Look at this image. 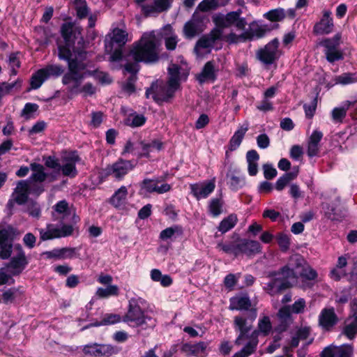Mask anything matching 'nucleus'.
I'll return each instance as SVG.
<instances>
[{"label": "nucleus", "mask_w": 357, "mask_h": 357, "mask_svg": "<svg viewBox=\"0 0 357 357\" xmlns=\"http://www.w3.org/2000/svg\"><path fill=\"white\" fill-rule=\"evenodd\" d=\"M176 233L180 235L183 234V229L181 226L174 225L173 227L166 228L160 232V238L163 241L167 240L172 238Z\"/></svg>", "instance_id": "58"}, {"label": "nucleus", "mask_w": 357, "mask_h": 357, "mask_svg": "<svg viewBox=\"0 0 357 357\" xmlns=\"http://www.w3.org/2000/svg\"><path fill=\"white\" fill-rule=\"evenodd\" d=\"M135 167L132 160L119 158L115 162L108 165L105 172L107 176H111L117 181H121Z\"/></svg>", "instance_id": "12"}, {"label": "nucleus", "mask_w": 357, "mask_h": 357, "mask_svg": "<svg viewBox=\"0 0 357 357\" xmlns=\"http://www.w3.org/2000/svg\"><path fill=\"white\" fill-rule=\"evenodd\" d=\"M256 317L255 310L250 317L243 314L234 317V326L235 330L239 333L234 344L238 347H243L239 351L235 353L232 357H248L255 352L259 340H257V333L252 331V329Z\"/></svg>", "instance_id": "3"}, {"label": "nucleus", "mask_w": 357, "mask_h": 357, "mask_svg": "<svg viewBox=\"0 0 357 357\" xmlns=\"http://www.w3.org/2000/svg\"><path fill=\"white\" fill-rule=\"evenodd\" d=\"M47 79L50 77H59L63 73V68L60 65H47L41 68Z\"/></svg>", "instance_id": "52"}, {"label": "nucleus", "mask_w": 357, "mask_h": 357, "mask_svg": "<svg viewBox=\"0 0 357 357\" xmlns=\"http://www.w3.org/2000/svg\"><path fill=\"white\" fill-rule=\"evenodd\" d=\"M26 181L27 187L29 188L30 194L35 195L36 196L40 195L44 192L45 188L43 183L32 181L30 180H24Z\"/></svg>", "instance_id": "62"}, {"label": "nucleus", "mask_w": 357, "mask_h": 357, "mask_svg": "<svg viewBox=\"0 0 357 357\" xmlns=\"http://www.w3.org/2000/svg\"><path fill=\"white\" fill-rule=\"evenodd\" d=\"M177 89L169 86L162 81H157L153 83L151 86L146 91L147 98L151 97L155 102H162L169 101L174 95Z\"/></svg>", "instance_id": "8"}, {"label": "nucleus", "mask_w": 357, "mask_h": 357, "mask_svg": "<svg viewBox=\"0 0 357 357\" xmlns=\"http://www.w3.org/2000/svg\"><path fill=\"white\" fill-rule=\"evenodd\" d=\"M298 276L305 280H316L318 277L317 271L307 264L299 271Z\"/></svg>", "instance_id": "57"}, {"label": "nucleus", "mask_w": 357, "mask_h": 357, "mask_svg": "<svg viewBox=\"0 0 357 357\" xmlns=\"http://www.w3.org/2000/svg\"><path fill=\"white\" fill-rule=\"evenodd\" d=\"M238 222L237 215L234 213L225 218L219 224L218 229L222 234H225L235 227Z\"/></svg>", "instance_id": "40"}, {"label": "nucleus", "mask_w": 357, "mask_h": 357, "mask_svg": "<svg viewBox=\"0 0 357 357\" xmlns=\"http://www.w3.org/2000/svg\"><path fill=\"white\" fill-rule=\"evenodd\" d=\"M280 42L275 38L268 43L264 47L259 49L256 52L257 59L265 65L274 63L280 56L281 51L279 50Z\"/></svg>", "instance_id": "9"}, {"label": "nucleus", "mask_w": 357, "mask_h": 357, "mask_svg": "<svg viewBox=\"0 0 357 357\" xmlns=\"http://www.w3.org/2000/svg\"><path fill=\"white\" fill-rule=\"evenodd\" d=\"M128 34L126 31L115 28L112 31V36L111 37L112 42L117 44L119 47L123 46L128 40Z\"/></svg>", "instance_id": "47"}, {"label": "nucleus", "mask_w": 357, "mask_h": 357, "mask_svg": "<svg viewBox=\"0 0 357 357\" xmlns=\"http://www.w3.org/2000/svg\"><path fill=\"white\" fill-rule=\"evenodd\" d=\"M244 31L241 34H236L233 31H231L228 34L223 35L222 40L225 41L229 45L238 44L239 43L246 42Z\"/></svg>", "instance_id": "53"}, {"label": "nucleus", "mask_w": 357, "mask_h": 357, "mask_svg": "<svg viewBox=\"0 0 357 357\" xmlns=\"http://www.w3.org/2000/svg\"><path fill=\"white\" fill-rule=\"evenodd\" d=\"M322 137L323 133L321 131L315 130L312 132L307 142V154L309 157L318 155L320 151L319 142Z\"/></svg>", "instance_id": "26"}, {"label": "nucleus", "mask_w": 357, "mask_h": 357, "mask_svg": "<svg viewBox=\"0 0 357 357\" xmlns=\"http://www.w3.org/2000/svg\"><path fill=\"white\" fill-rule=\"evenodd\" d=\"M38 109V105L36 103H26L21 112V116L29 120L33 118V114Z\"/></svg>", "instance_id": "60"}, {"label": "nucleus", "mask_w": 357, "mask_h": 357, "mask_svg": "<svg viewBox=\"0 0 357 357\" xmlns=\"http://www.w3.org/2000/svg\"><path fill=\"white\" fill-rule=\"evenodd\" d=\"M172 1L173 0H153L152 3L143 4L142 8L146 15L162 13L171 7Z\"/></svg>", "instance_id": "24"}, {"label": "nucleus", "mask_w": 357, "mask_h": 357, "mask_svg": "<svg viewBox=\"0 0 357 357\" xmlns=\"http://www.w3.org/2000/svg\"><path fill=\"white\" fill-rule=\"evenodd\" d=\"M342 333L350 340L357 335V312L346 320Z\"/></svg>", "instance_id": "34"}, {"label": "nucleus", "mask_w": 357, "mask_h": 357, "mask_svg": "<svg viewBox=\"0 0 357 357\" xmlns=\"http://www.w3.org/2000/svg\"><path fill=\"white\" fill-rule=\"evenodd\" d=\"M84 73H86L87 76H93L96 79L98 80L102 84H109L112 82L111 78L106 73L99 71L98 70L87 71L84 70Z\"/></svg>", "instance_id": "56"}, {"label": "nucleus", "mask_w": 357, "mask_h": 357, "mask_svg": "<svg viewBox=\"0 0 357 357\" xmlns=\"http://www.w3.org/2000/svg\"><path fill=\"white\" fill-rule=\"evenodd\" d=\"M141 148V151L137 155V158H149L151 157V152L153 151H160L164 147V144L159 139H153L151 142L140 141L139 142Z\"/></svg>", "instance_id": "21"}, {"label": "nucleus", "mask_w": 357, "mask_h": 357, "mask_svg": "<svg viewBox=\"0 0 357 357\" xmlns=\"http://www.w3.org/2000/svg\"><path fill=\"white\" fill-rule=\"evenodd\" d=\"M208 346V342L202 341L196 344L185 343L182 344L181 351L187 356L205 357L207 355L206 349Z\"/></svg>", "instance_id": "17"}, {"label": "nucleus", "mask_w": 357, "mask_h": 357, "mask_svg": "<svg viewBox=\"0 0 357 357\" xmlns=\"http://www.w3.org/2000/svg\"><path fill=\"white\" fill-rule=\"evenodd\" d=\"M188 75V72H181V68L175 63H172L168 67V84L171 87L176 89L179 87L181 79H185Z\"/></svg>", "instance_id": "20"}, {"label": "nucleus", "mask_w": 357, "mask_h": 357, "mask_svg": "<svg viewBox=\"0 0 357 357\" xmlns=\"http://www.w3.org/2000/svg\"><path fill=\"white\" fill-rule=\"evenodd\" d=\"M82 29L73 22L63 23L61 26V34L64 40L63 45H58L59 57L68 63V72L63 76L64 85L72 84L70 91L82 93L83 96H91L96 93V87L91 82L80 86L83 79L87 76L84 70L88 67L86 62L88 52L82 36Z\"/></svg>", "instance_id": "1"}, {"label": "nucleus", "mask_w": 357, "mask_h": 357, "mask_svg": "<svg viewBox=\"0 0 357 357\" xmlns=\"http://www.w3.org/2000/svg\"><path fill=\"white\" fill-rule=\"evenodd\" d=\"M248 130V125L245 127L241 126L234 134L229 142V150L235 151L241 144L243 139Z\"/></svg>", "instance_id": "36"}, {"label": "nucleus", "mask_w": 357, "mask_h": 357, "mask_svg": "<svg viewBox=\"0 0 357 357\" xmlns=\"http://www.w3.org/2000/svg\"><path fill=\"white\" fill-rule=\"evenodd\" d=\"M30 169L32 171V174L27 180L43 183L47 177V174L45 172L44 166L33 162L30 165Z\"/></svg>", "instance_id": "33"}, {"label": "nucleus", "mask_w": 357, "mask_h": 357, "mask_svg": "<svg viewBox=\"0 0 357 357\" xmlns=\"http://www.w3.org/2000/svg\"><path fill=\"white\" fill-rule=\"evenodd\" d=\"M146 301L140 298H132L128 302V311L123 316V321L133 327L144 325L155 326V321L146 314Z\"/></svg>", "instance_id": "5"}, {"label": "nucleus", "mask_w": 357, "mask_h": 357, "mask_svg": "<svg viewBox=\"0 0 357 357\" xmlns=\"http://www.w3.org/2000/svg\"><path fill=\"white\" fill-rule=\"evenodd\" d=\"M224 202L222 198H213L208 204V211L213 216L217 217L222 212Z\"/></svg>", "instance_id": "51"}, {"label": "nucleus", "mask_w": 357, "mask_h": 357, "mask_svg": "<svg viewBox=\"0 0 357 357\" xmlns=\"http://www.w3.org/2000/svg\"><path fill=\"white\" fill-rule=\"evenodd\" d=\"M229 185V188L234 191L241 189L245 185V179L240 174L239 172L234 171L230 175Z\"/></svg>", "instance_id": "46"}, {"label": "nucleus", "mask_w": 357, "mask_h": 357, "mask_svg": "<svg viewBox=\"0 0 357 357\" xmlns=\"http://www.w3.org/2000/svg\"><path fill=\"white\" fill-rule=\"evenodd\" d=\"M48 259H73L78 257L76 248H62L54 249L52 251H47L43 253Z\"/></svg>", "instance_id": "22"}, {"label": "nucleus", "mask_w": 357, "mask_h": 357, "mask_svg": "<svg viewBox=\"0 0 357 357\" xmlns=\"http://www.w3.org/2000/svg\"><path fill=\"white\" fill-rule=\"evenodd\" d=\"M217 70L215 68V62L213 61H209L205 63L202 70L197 75V80L200 83H204L206 82H213L217 77L216 75Z\"/></svg>", "instance_id": "23"}, {"label": "nucleus", "mask_w": 357, "mask_h": 357, "mask_svg": "<svg viewBox=\"0 0 357 357\" xmlns=\"http://www.w3.org/2000/svg\"><path fill=\"white\" fill-rule=\"evenodd\" d=\"M98 344H90L85 345L83 349V353L86 357H100Z\"/></svg>", "instance_id": "64"}, {"label": "nucleus", "mask_w": 357, "mask_h": 357, "mask_svg": "<svg viewBox=\"0 0 357 357\" xmlns=\"http://www.w3.org/2000/svg\"><path fill=\"white\" fill-rule=\"evenodd\" d=\"M45 80H47V78L42 69L38 70L31 77L30 89L36 90L39 89Z\"/></svg>", "instance_id": "50"}, {"label": "nucleus", "mask_w": 357, "mask_h": 357, "mask_svg": "<svg viewBox=\"0 0 357 357\" xmlns=\"http://www.w3.org/2000/svg\"><path fill=\"white\" fill-rule=\"evenodd\" d=\"M217 248L227 254H233L236 257L244 255L248 257L261 252V244L254 240L238 238L234 242L229 243H219Z\"/></svg>", "instance_id": "6"}, {"label": "nucleus", "mask_w": 357, "mask_h": 357, "mask_svg": "<svg viewBox=\"0 0 357 357\" xmlns=\"http://www.w3.org/2000/svg\"><path fill=\"white\" fill-rule=\"evenodd\" d=\"M128 194V188L122 185L114 192L110 197L109 202L116 208L123 209L126 204Z\"/></svg>", "instance_id": "28"}, {"label": "nucleus", "mask_w": 357, "mask_h": 357, "mask_svg": "<svg viewBox=\"0 0 357 357\" xmlns=\"http://www.w3.org/2000/svg\"><path fill=\"white\" fill-rule=\"evenodd\" d=\"M298 173V167L295 171L284 174L276 181L275 189L278 191L282 190L292 180L296 178Z\"/></svg>", "instance_id": "42"}, {"label": "nucleus", "mask_w": 357, "mask_h": 357, "mask_svg": "<svg viewBox=\"0 0 357 357\" xmlns=\"http://www.w3.org/2000/svg\"><path fill=\"white\" fill-rule=\"evenodd\" d=\"M252 303L248 294H240L229 299V308L231 310H249Z\"/></svg>", "instance_id": "25"}, {"label": "nucleus", "mask_w": 357, "mask_h": 357, "mask_svg": "<svg viewBox=\"0 0 357 357\" xmlns=\"http://www.w3.org/2000/svg\"><path fill=\"white\" fill-rule=\"evenodd\" d=\"M215 188V178L209 181H205L190 185L191 193L197 200L208 197V195L213 192Z\"/></svg>", "instance_id": "15"}, {"label": "nucleus", "mask_w": 357, "mask_h": 357, "mask_svg": "<svg viewBox=\"0 0 357 357\" xmlns=\"http://www.w3.org/2000/svg\"><path fill=\"white\" fill-rule=\"evenodd\" d=\"M259 155L256 150H250L246 153V160L248 165V170L250 176H255L258 172L257 162Z\"/></svg>", "instance_id": "35"}, {"label": "nucleus", "mask_w": 357, "mask_h": 357, "mask_svg": "<svg viewBox=\"0 0 357 357\" xmlns=\"http://www.w3.org/2000/svg\"><path fill=\"white\" fill-rule=\"evenodd\" d=\"M100 356L109 357L117 354L119 349L115 346L108 344H98Z\"/></svg>", "instance_id": "55"}, {"label": "nucleus", "mask_w": 357, "mask_h": 357, "mask_svg": "<svg viewBox=\"0 0 357 357\" xmlns=\"http://www.w3.org/2000/svg\"><path fill=\"white\" fill-rule=\"evenodd\" d=\"M337 317L333 307L324 308L319 316V324L326 331H330L337 322Z\"/></svg>", "instance_id": "19"}, {"label": "nucleus", "mask_w": 357, "mask_h": 357, "mask_svg": "<svg viewBox=\"0 0 357 357\" xmlns=\"http://www.w3.org/2000/svg\"><path fill=\"white\" fill-rule=\"evenodd\" d=\"M96 295L100 298L117 296L119 295V288L116 284H109L105 288L99 287L96 290Z\"/></svg>", "instance_id": "43"}, {"label": "nucleus", "mask_w": 357, "mask_h": 357, "mask_svg": "<svg viewBox=\"0 0 357 357\" xmlns=\"http://www.w3.org/2000/svg\"><path fill=\"white\" fill-rule=\"evenodd\" d=\"M29 194L26 181L22 180L17 182L12 197L17 204H23L28 200Z\"/></svg>", "instance_id": "29"}, {"label": "nucleus", "mask_w": 357, "mask_h": 357, "mask_svg": "<svg viewBox=\"0 0 357 357\" xmlns=\"http://www.w3.org/2000/svg\"><path fill=\"white\" fill-rule=\"evenodd\" d=\"M163 30L165 32L162 34V38L164 39L165 48L168 51L175 50L179 41L178 36L169 24L166 25Z\"/></svg>", "instance_id": "30"}, {"label": "nucleus", "mask_w": 357, "mask_h": 357, "mask_svg": "<svg viewBox=\"0 0 357 357\" xmlns=\"http://www.w3.org/2000/svg\"><path fill=\"white\" fill-rule=\"evenodd\" d=\"M273 276L274 278L264 287V290L271 296L280 294L282 291L289 288V284L287 282H282L280 278L274 275Z\"/></svg>", "instance_id": "31"}, {"label": "nucleus", "mask_w": 357, "mask_h": 357, "mask_svg": "<svg viewBox=\"0 0 357 357\" xmlns=\"http://www.w3.org/2000/svg\"><path fill=\"white\" fill-rule=\"evenodd\" d=\"M287 263L289 266L292 268V271L297 273L298 276L299 271H302L303 268H304V266L307 264V262L304 258L298 254L291 255L289 257Z\"/></svg>", "instance_id": "44"}, {"label": "nucleus", "mask_w": 357, "mask_h": 357, "mask_svg": "<svg viewBox=\"0 0 357 357\" xmlns=\"http://www.w3.org/2000/svg\"><path fill=\"white\" fill-rule=\"evenodd\" d=\"M322 17L313 27V33L316 35H327L333 32L334 22L332 13L329 10H324Z\"/></svg>", "instance_id": "16"}, {"label": "nucleus", "mask_w": 357, "mask_h": 357, "mask_svg": "<svg viewBox=\"0 0 357 357\" xmlns=\"http://www.w3.org/2000/svg\"><path fill=\"white\" fill-rule=\"evenodd\" d=\"M15 250L17 251V255L12 257L6 266L10 276L20 275L28 264V260L22 245H15Z\"/></svg>", "instance_id": "13"}, {"label": "nucleus", "mask_w": 357, "mask_h": 357, "mask_svg": "<svg viewBox=\"0 0 357 357\" xmlns=\"http://www.w3.org/2000/svg\"><path fill=\"white\" fill-rule=\"evenodd\" d=\"M146 121V119L143 114L132 113L126 118L125 123L128 126L135 128L143 126Z\"/></svg>", "instance_id": "49"}, {"label": "nucleus", "mask_w": 357, "mask_h": 357, "mask_svg": "<svg viewBox=\"0 0 357 357\" xmlns=\"http://www.w3.org/2000/svg\"><path fill=\"white\" fill-rule=\"evenodd\" d=\"M73 231L72 225H63L59 228L53 224H48L45 228L38 229L40 239L42 241L71 236Z\"/></svg>", "instance_id": "10"}, {"label": "nucleus", "mask_w": 357, "mask_h": 357, "mask_svg": "<svg viewBox=\"0 0 357 357\" xmlns=\"http://www.w3.org/2000/svg\"><path fill=\"white\" fill-rule=\"evenodd\" d=\"M19 233L11 225H0V243L11 242Z\"/></svg>", "instance_id": "37"}, {"label": "nucleus", "mask_w": 357, "mask_h": 357, "mask_svg": "<svg viewBox=\"0 0 357 357\" xmlns=\"http://www.w3.org/2000/svg\"><path fill=\"white\" fill-rule=\"evenodd\" d=\"M356 101H355L356 102ZM354 102H349V105H348V107H335L333 109L332 111V119L333 120V121H335V123H342L343 121V119L346 117V115H347V109L349 108V106H352L353 107V112L351 113V115H352L353 113H354V108L355 107L354 106ZM353 119H354L353 117H351Z\"/></svg>", "instance_id": "45"}, {"label": "nucleus", "mask_w": 357, "mask_h": 357, "mask_svg": "<svg viewBox=\"0 0 357 357\" xmlns=\"http://www.w3.org/2000/svg\"><path fill=\"white\" fill-rule=\"evenodd\" d=\"M244 31L246 41H251L255 39H259L264 37L271 29L268 25L259 24L255 22H252L249 24V29Z\"/></svg>", "instance_id": "18"}, {"label": "nucleus", "mask_w": 357, "mask_h": 357, "mask_svg": "<svg viewBox=\"0 0 357 357\" xmlns=\"http://www.w3.org/2000/svg\"><path fill=\"white\" fill-rule=\"evenodd\" d=\"M142 189L149 193L164 194L172 190V185L165 182V177L145 178L141 183Z\"/></svg>", "instance_id": "14"}, {"label": "nucleus", "mask_w": 357, "mask_h": 357, "mask_svg": "<svg viewBox=\"0 0 357 357\" xmlns=\"http://www.w3.org/2000/svg\"><path fill=\"white\" fill-rule=\"evenodd\" d=\"M160 40L155 31L146 32L132 44L129 56L136 63H155L160 59Z\"/></svg>", "instance_id": "4"}, {"label": "nucleus", "mask_w": 357, "mask_h": 357, "mask_svg": "<svg viewBox=\"0 0 357 357\" xmlns=\"http://www.w3.org/2000/svg\"><path fill=\"white\" fill-rule=\"evenodd\" d=\"M241 273L237 274L229 273L227 275L224 279L225 287L231 291L234 289L235 285L237 284L238 279L241 278Z\"/></svg>", "instance_id": "63"}, {"label": "nucleus", "mask_w": 357, "mask_h": 357, "mask_svg": "<svg viewBox=\"0 0 357 357\" xmlns=\"http://www.w3.org/2000/svg\"><path fill=\"white\" fill-rule=\"evenodd\" d=\"M271 330L272 324L269 317L264 316L259 319L257 329L254 330V331L257 333V340H258L259 334H262L264 336H266L271 333Z\"/></svg>", "instance_id": "41"}, {"label": "nucleus", "mask_w": 357, "mask_h": 357, "mask_svg": "<svg viewBox=\"0 0 357 357\" xmlns=\"http://www.w3.org/2000/svg\"><path fill=\"white\" fill-rule=\"evenodd\" d=\"M342 33H337L333 37L324 38L319 42V45L324 47V54L328 62L334 63L343 59V53L339 49V46L342 43Z\"/></svg>", "instance_id": "7"}, {"label": "nucleus", "mask_w": 357, "mask_h": 357, "mask_svg": "<svg viewBox=\"0 0 357 357\" xmlns=\"http://www.w3.org/2000/svg\"><path fill=\"white\" fill-rule=\"evenodd\" d=\"M75 9L76 16L79 20L87 17L90 11L86 0H75Z\"/></svg>", "instance_id": "48"}, {"label": "nucleus", "mask_w": 357, "mask_h": 357, "mask_svg": "<svg viewBox=\"0 0 357 357\" xmlns=\"http://www.w3.org/2000/svg\"><path fill=\"white\" fill-rule=\"evenodd\" d=\"M123 321V317L119 314L107 313L103 315L100 326L112 325Z\"/></svg>", "instance_id": "54"}, {"label": "nucleus", "mask_w": 357, "mask_h": 357, "mask_svg": "<svg viewBox=\"0 0 357 357\" xmlns=\"http://www.w3.org/2000/svg\"><path fill=\"white\" fill-rule=\"evenodd\" d=\"M335 357H351L353 347L349 344H343L340 347L333 346Z\"/></svg>", "instance_id": "61"}, {"label": "nucleus", "mask_w": 357, "mask_h": 357, "mask_svg": "<svg viewBox=\"0 0 357 357\" xmlns=\"http://www.w3.org/2000/svg\"><path fill=\"white\" fill-rule=\"evenodd\" d=\"M242 11L238 9L231 11L226 15L218 14L213 17V22L216 27L213 28L208 34L202 36L196 43L195 52L199 54L202 50L215 49L219 50L222 47L220 43L222 38V29L234 26L236 30L242 31L245 29L248 23L245 17H242Z\"/></svg>", "instance_id": "2"}, {"label": "nucleus", "mask_w": 357, "mask_h": 357, "mask_svg": "<svg viewBox=\"0 0 357 357\" xmlns=\"http://www.w3.org/2000/svg\"><path fill=\"white\" fill-rule=\"evenodd\" d=\"M17 54L18 53H12L8 57V66L10 68V76H15L17 74V70L21 66Z\"/></svg>", "instance_id": "59"}, {"label": "nucleus", "mask_w": 357, "mask_h": 357, "mask_svg": "<svg viewBox=\"0 0 357 357\" xmlns=\"http://www.w3.org/2000/svg\"><path fill=\"white\" fill-rule=\"evenodd\" d=\"M202 31L203 29L201 27V22L194 17L187 22L183 27V33L188 38H194Z\"/></svg>", "instance_id": "32"}, {"label": "nucleus", "mask_w": 357, "mask_h": 357, "mask_svg": "<svg viewBox=\"0 0 357 357\" xmlns=\"http://www.w3.org/2000/svg\"><path fill=\"white\" fill-rule=\"evenodd\" d=\"M325 215L333 221H341L344 217V211L335 205L328 204L325 210Z\"/></svg>", "instance_id": "39"}, {"label": "nucleus", "mask_w": 357, "mask_h": 357, "mask_svg": "<svg viewBox=\"0 0 357 357\" xmlns=\"http://www.w3.org/2000/svg\"><path fill=\"white\" fill-rule=\"evenodd\" d=\"M264 17L271 22H280L286 17L294 18L296 16V11L294 9L291 8L285 11L282 8L273 9L264 15Z\"/></svg>", "instance_id": "27"}, {"label": "nucleus", "mask_w": 357, "mask_h": 357, "mask_svg": "<svg viewBox=\"0 0 357 357\" xmlns=\"http://www.w3.org/2000/svg\"><path fill=\"white\" fill-rule=\"evenodd\" d=\"M81 158L77 152L68 151L65 152L61 156V163L60 171L64 176L75 178L77 174L76 164L80 161Z\"/></svg>", "instance_id": "11"}, {"label": "nucleus", "mask_w": 357, "mask_h": 357, "mask_svg": "<svg viewBox=\"0 0 357 357\" xmlns=\"http://www.w3.org/2000/svg\"><path fill=\"white\" fill-rule=\"evenodd\" d=\"M275 276L278 278H280V280L283 282H287L289 284V288L291 287V284L289 282L290 279L296 280L298 277L297 275L296 272H294L292 271V268H291L288 263L283 266L278 273L274 274Z\"/></svg>", "instance_id": "38"}]
</instances>
